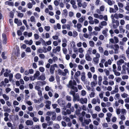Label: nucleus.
<instances>
[{"label": "nucleus", "mask_w": 129, "mask_h": 129, "mask_svg": "<svg viewBox=\"0 0 129 129\" xmlns=\"http://www.w3.org/2000/svg\"><path fill=\"white\" fill-rule=\"evenodd\" d=\"M85 117L88 119L84 118L83 117L80 116L79 118V120L81 123V125L84 126L86 125H88L89 123L91 122V120L90 119L91 117L90 115L89 114L86 113L85 114Z\"/></svg>", "instance_id": "nucleus-1"}, {"label": "nucleus", "mask_w": 129, "mask_h": 129, "mask_svg": "<svg viewBox=\"0 0 129 129\" xmlns=\"http://www.w3.org/2000/svg\"><path fill=\"white\" fill-rule=\"evenodd\" d=\"M77 84L76 81L73 80H70L69 83V84L67 85V86L69 88H71L72 89H73L76 92H77L78 90L77 88L75 87L74 85H76Z\"/></svg>", "instance_id": "nucleus-2"}, {"label": "nucleus", "mask_w": 129, "mask_h": 129, "mask_svg": "<svg viewBox=\"0 0 129 129\" xmlns=\"http://www.w3.org/2000/svg\"><path fill=\"white\" fill-rule=\"evenodd\" d=\"M111 19L113 27L114 28H117L119 25V21L113 18L112 16L111 17Z\"/></svg>", "instance_id": "nucleus-3"}, {"label": "nucleus", "mask_w": 129, "mask_h": 129, "mask_svg": "<svg viewBox=\"0 0 129 129\" xmlns=\"http://www.w3.org/2000/svg\"><path fill=\"white\" fill-rule=\"evenodd\" d=\"M100 56V54L99 53L96 54L95 57H94L93 59V62L94 64H96L99 63Z\"/></svg>", "instance_id": "nucleus-4"}, {"label": "nucleus", "mask_w": 129, "mask_h": 129, "mask_svg": "<svg viewBox=\"0 0 129 129\" xmlns=\"http://www.w3.org/2000/svg\"><path fill=\"white\" fill-rule=\"evenodd\" d=\"M55 68H58V66L56 64H54L51 65L50 69V72L51 74H53L54 73V71L55 70Z\"/></svg>", "instance_id": "nucleus-5"}, {"label": "nucleus", "mask_w": 129, "mask_h": 129, "mask_svg": "<svg viewBox=\"0 0 129 129\" xmlns=\"http://www.w3.org/2000/svg\"><path fill=\"white\" fill-rule=\"evenodd\" d=\"M80 100V96L78 93H76L73 96V101L74 102L76 101H79Z\"/></svg>", "instance_id": "nucleus-6"}, {"label": "nucleus", "mask_w": 129, "mask_h": 129, "mask_svg": "<svg viewBox=\"0 0 129 129\" xmlns=\"http://www.w3.org/2000/svg\"><path fill=\"white\" fill-rule=\"evenodd\" d=\"M87 98H81L80 99V102L82 104H86L87 102Z\"/></svg>", "instance_id": "nucleus-7"}, {"label": "nucleus", "mask_w": 129, "mask_h": 129, "mask_svg": "<svg viewBox=\"0 0 129 129\" xmlns=\"http://www.w3.org/2000/svg\"><path fill=\"white\" fill-rule=\"evenodd\" d=\"M82 27V25L79 23H78L76 25H74V27L75 28H76L80 32L81 31V28Z\"/></svg>", "instance_id": "nucleus-8"}, {"label": "nucleus", "mask_w": 129, "mask_h": 129, "mask_svg": "<svg viewBox=\"0 0 129 129\" xmlns=\"http://www.w3.org/2000/svg\"><path fill=\"white\" fill-rule=\"evenodd\" d=\"M61 49V47L60 46H57L55 48L53 49L52 52L54 53H56L57 52H59Z\"/></svg>", "instance_id": "nucleus-9"}, {"label": "nucleus", "mask_w": 129, "mask_h": 129, "mask_svg": "<svg viewBox=\"0 0 129 129\" xmlns=\"http://www.w3.org/2000/svg\"><path fill=\"white\" fill-rule=\"evenodd\" d=\"M94 17L96 18H99L102 19L103 18V16L102 15H99L96 13H94L93 14Z\"/></svg>", "instance_id": "nucleus-10"}, {"label": "nucleus", "mask_w": 129, "mask_h": 129, "mask_svg": "<svg viewBox=\"0 0 129 129\" xmlns=\"http://www.w3.org/2000/svg\"><path fill=\"white\" fill-rule=\"evenodd\" d=\"M14 22L17 24L18 26L21 25H22L21 21L20 20H18L17 19L15 18V19Z\"/></svg>", "instance_id": "nucleus-11"}, {"label": "nucleus", "mask_w": 129, "mask_h": 129, "mask_svg": "<svg viewBox=\"0 0 129 129\" xmlns=\"http://www.w3.org/2000/svg\"><path fill=\"white\" fill-rule=\"evenodd\" d=\"M25 123L27 125H32L33 124V121L30 120H27L25 122Z\"/></svg>", "instance_id": "nucleus-12"}, {"label": "nucleus", "mask_w": 129, "mask_h": 129, "mask_svg": "<svg viewBox=\"0 0 129 129\" xmlns=\"http://www.w3.org/2000/svg\"><path fill=\"white\" fill-rule=\"evenodd\" d=\"M71 44V46H72V45H73V46L72 47L73 48V49H74V52H76L77 51V48L75 47L76 45L75 44V43L74 42H72Z\"/></svg>", "instance_id": "nucleus-13"}, {"label": "nucleus", "mask_w": 129, "mask_h": 129, "mask_svg": "<svg viewBox=\"0 0 129 129\" xmlns=\"http://www.w3.org/2000/svg\"><path fill=\"white\" fill-rule=\"evenodd\" d=\"M54 28L55 30H57V29H60L61 28V25L59 23H58L56 25H55L54 26Z\"/></svg>", "instance_id": "nucleus-14"}, {"label": "nucleus", "mask_w": 129, "mask_h": 129, "mask_svg": "<svg viewBox=\"0 0 129 129\" xmlns=\"http://www.w3.org/2000/svg\"><path fill=\"white\" fill-rule=\"evenodd\" d=\"M100 24H99V26L101 28H103V26H106L107 24V23L105 21H103L101 22Z\"/></svg>", "instance_id": "nucleus-15"}, {"label": "nucleus", "mask_w": 129, "mask_h": 129, "mask_svg": "<svg viewBox=\"0 0 129 129\" xmlns=\"http://www.w3.org/2000/svg\"><path fill=\"white\" fill-rule=\"evenodd\" d=\"M88 19L89 20V23L91 24H94L93 18L91 16H89L88 17Z\"/></svg>", "instance_id": "nucleus-16"}, {"label": "nucleus", "mask_w": 129, "mask_h": 129, "mask_svg": "<svg viewBox=\"0 0 129 129\" xmlns=\"http://www.w3.org/2000/svg\"><path fill=\"white\" fill-rule=\"evenodd\" d=\"M78 6L79 7H81L82 6V0H76Z\"/></svg>", "instance_id": "nucleus-17"}, {"label": "nucleus", "mask_w": 129, "mask_h": 129, "mask_svg": "<svg viewBox=\"0 0 129 129\" xmlns=\"http://www.w3.org/2000/svg\"><path fill=\"white\" fill-rule=\"evenodd\" d=\"M2 36L3 38V43L4 44H6L7 40L6 35L4 34H3Z\"/></svg>", "instance_id": "nucleus-18"}, {"label": "nucleus", "mask_w": 129, "mask_h": 129, "mask_svg": "<svg viewBox=\"0 0 129 129\" xmlns=\"http://www.w3.org/2000/svg\"><path fill=\"white\" fill-rule=\"evenodd\" d=\"M85 59L88 61H91L92 58L88 54H87L85 55Z\"/></svg>", "instance_id": "nucleus-19"}, {"label": "nucleus", "mask_w": 129, "mask_h": 129, "mask_svg": "<svg viewBox=\"0 0 129 129\" xmlns=\"http://www.w3.org/2000/svg\"><path fill=\"white\" fill-rule=\"evenodd\" d=\"M24 42L26 44L29 45H31L33 43V41L31 40H30L29 41L25 40Z\"/></svg>", "instance_id": "nucleus-20"}, {"label": "nucleus", "mask_w": 129, "mask_h": 129, "mask_svg": "<svg viewBox=\"0 0 129 129\" xmlns=\"http://www.w3.org/2000/svg\"><path fill=\"white\" fill-rule=\"evenodd\" d=\"M124 63V60L122 59H121L119 60L118 61H117V63L118 65L120 66L121 65L122 63Z\"/></svg>", "instance_id": "nucleus-21"}, {"label": "nucleus", "mask_w": 129, "mask_h": 129, "mask_svg": "<svg viewBox=\"0 0 129 129\" xmlns=\"http://www.w3.org/2000/svg\"><path fill=\"white\" fill-rule=\"evenodd\" d=\"M11 71L8 69H6V71L4 73V75L5 77H7L10 74Z\"/></svg>", "instance_id": "nucleus-22"}, {"label": "nucleus", "mask_w": 129, "mask_h": 129, "mask_svg": "<svg viewBox=\"0 0 129 129\" xmlns=\"http://www.w3.org/2000/svg\"><path fill=\"white\" fill-rule=\"evenodd\" d=\"M88 108L89 109V110L88 109H87L88 112L91 113L92 112V111L90 109L92 108V106L91 104H88Z\"/></svg>", "instance_id": "nucleus-23"}, {"label": "nucleus", "mask_w": 129, "mask_h": 129, "mask_svg": "<svg viewBox=\"0 0 129 129\" xmlns=\"http://www.w3.org/2000/svg\"><path fill=\"white\" fill-rule=\"evenodd\" d=\"M3 108L4 109V111L5 112H7L9 113L11 111V110L8 107H6L5 106H3Z\"/></svg>", "instance_id": "nucleus-24"}, {"label": "nucleus", "mask_w": 129, "mask_h": 129, "mask_svg": "<svg viewBox=\"0 0 129 129\" xmlns=\"http://www.w3.org/2000/svg\"><path fill=\"white\" fill-rule=\"evenodd\" d=\"M18 9L19 10H21V12H25L26 11V8H22V7L21 6H19L18 8Z\"/></svg>", "instance_id": "nucleus-25"}, {"label": "nucleus", "mask_w": 129, "mask_h": 129, "mask_svg": "<svg viewBox=\"0 0 129 129\" xmlns=\"http://www.w3.org/2000/svg\"><path fill=\"white\" fill-rule=\"evenodd\" d=\"M38 52H39L40 53H42L43 52L44 53H46L47 52V51L46 50V48H44V50H43L41 48L39 49L38 50Z\"/></svg>", "instance_id": "nucleus-26"}, {"label": "nucleus", "mask_w": 129, "mask_h": 129, "mask_svg": "<svg viewBox=\"0 0 129 129\" xmlns=\"http://www.w3.org/2000/svg\"><path fill=\"white\" fill-rule=\"evenodd\" d=\"M95 92L92 91L89 94V95L90 98H93L95 96Z\"/></svg>", "instance_id": "nucleus-27"}, {"label": "nucleus", "mask_w": 129, "mask_h": 129, "mask_svg": "<svg viewBox=\"0 0 129 129\" xmlns=\"http://www.w3.org/2000/svg\"><path fill=\"white\" fill-rule=\"evenodd\" d=\"M40 74V73L38 71H37L36 72L35 74L34 75V78H37Z\"/></svg>", "instance_id": "nucleus-28"}, {"label": "nucleus", "mask_w": 129, "mask_h": 129, "mask_svg": "<svg viewBox=\"0 0 129 129\" xmlns=\"http://www.w3.org/2000/svg\"><path fill=\"white\" fill-rule=\"evenodd\" d=\"M112 16L113 18H115L116 19H118L119 18L118 17V14L117 13H115L114 14V15L113 14H112L111 16V17Z\"/></svg>", "instance_id": "nucleus-29"}, {"label": "nucleus", "mask_w": 129, "mask_h": 129, "mask_svg": "<svg viewBox=\"0 0 129 129\" xmlns=\"http://www.w3.org/2000/svg\"><path fill=\"white\" fill-rule=\"evenodd\" d=\"M46 78L44 75H42L38 79L42 80H44Z\"/></svg>", "instance_id": "nucleus-30"}, {"label": "nucleus", "mask_w": 129, "mask_h": 129, "mask_svg": "<svg viewBox=\"0 0 129 129\" xmlns=\"http://www.w3.org/2000/svg\"><path fill=\"white\" fill-rule=\"evenodd\" d=\"M120 96L119 94L117 93L114 96V99L115 100H117L119 99Z\"/></svg>", "instance_id": "nucleus-31"}, {"label": "nucleus", "mask_w": 129, "mask_h": 129, "mask_svg": "<svg viewBox=\"0 0 129 129\" xmlns=\"http://www.w3.org/2000/svg\"><path fill=\"white\" fill-rule=\"evenodd\" d=\"M115 79L116 80V82L118 83L121 82L122 80L121 78L120 77L115 78Z\"/></svg>", "instance_id": "nucleus-32"}, {"label": "nucleus", "mask_w": 129, "mask_h": 129, "mask_svg": "<svg viewBox=\"0 0 129 129\" xmlns=\"http://www.w3.org/2000/svg\"><path fill=\"white\" fill-rule=\"evenodd\" d=\"M85 17H82L79 18V19L78 20L79 22L82 23L83 22V21L85 20Z\"/></svg>", "instance_id": "nucleus-33"}, {"label": "nucleus", "mask_w": 129, "mask_h": 129, "mask_svg": "<svg viewBox=\"0 0 129 129\" xmlns=\"http://www.w3.org/2000/svg\"><path fill=\"white\" fill-rule=\"evenodd\" d=\"M86 94V92L85 90H82L81 91V95L82 96H85Z\"/></svg>", "instance_id": "nucleus-34"}, {"label": "nucleus", "mask_w": 129, "mask_h": 129, "mask_svg": "<svg viewBox=\"0 0 129 129\" xmlns=\"http://www.w3.org/2000/svg\"><path fill=\"white\" fill-rule=\"evenodd\" d=\"M15 77L17 79H19L21 77V75L19 73L15 75Z\"/></svg>", "instance_id": "nucleus-35"}, {"label": "nucleus", "mask_w": 129, "mask_h": 129, "mask_svg": "<svg viewBox=\"0 0 129 129\" xmlns=\"http://www.w3.org/2000/svg\"><path fill=\"white\" fill-rule=\"evenodd\" d=\"M94 109L95 111L97 112H100L101 110V108L99 106H96L94 108Z\"/></svg>", "instance_id": "nucleus-36"}, {"label": "nucleus", "mask_w": 129, "mask_h": 129, "mask_svg": "<svg viewBox=\"0 0 129 129\" xmlns=\"http://www.w3.org/2000/svg\"><path fill=\"white\" fill-rule=\"evenodd\" d=\"M56 114L55 112L53 113L52 114V116L51 117V119L53 120H55L56 118Z\"/></svg>", "instance_id": "nucleus-37"}, {"label": "nucleus", "mask_w": 129, "mask_h": 129, "mask_svg": "<svg viewBox=\"0 0 129 129\" xmlns=\"http://www.w3.org/2000/svg\"><path fill=\"white\" fill-rule=\"evenodd\" d=\"M5 3L6 5H8L10 6H13L14 5V3L12 2L7 1L5 2Z\"/></svg>", "instance_id": "nucleus-38"}, {"label": "nucleus", "mask_w": 129, "mask_h": 129, "mask_svg": "<svg viewBox=\"0 0 129 129\" xmlns=\"http://www.w3.org/2000/svg\"><path fill=\"white\" fill-rule=\"evenodd\" d=\"M78 51L80 53H83L84 52V50L82 48L80 47L78 48Z\"/></svg>", "instance_id": "nucleus-39"}, {"label": "nucleus", "mask_w": 129, "mask_h": 129, "mask_svg": "<svg viewBox=\"0 0 129 129\" xmlns=\"http://www.w3.org/2000/svg\"><path fill=\"white\" fill-rule=\"evenodd\" d=\"M122 97L123 98H127L128 96V95L125 93H124L121 95Z\"/></svg>", "instance_id": "nucleus-40"}, {"label": "nucleus", "mask_w": 129, "mask_h": 129, "mask_svg": "<svg viewBox=\"0 0 129 129\" xmlns=\"http://www.w3.org/2000/svg\"><path fill=\"white\" fill-rule=\"evenodd\" d=\"M113 38L115 44L118 43L119 42V40L118 38L116 36H114V37Z\"/></svg>", "instance_id": "nucleus-41"}, {"label": "nucleus", "mask_w": 129, "mask_h": 129, "mask_svg": "<svg viewBox=\"0 0 129 129\" xmlns=\"http://www.w3.org/2000/svg\"><path fill=\"white\" fill-rule=\"evenodd\" d=\"M30 21L31 22H36V20L34 17L33 16H31L30 18Z\"/></svg>", "instance_id": "nucleus-42"}, {"label": "nucleus", "mask_w": 129, "mask_h": 129, "mask_svg": "<svg viewBox=\"0 0 129 129\" xmlns=\"http://www.w3.org/2000/svg\"><path fill=\"white\" fill-rule=\"evenodd\" d=\"M3 96L5 100H8L9 99V96L6 95L5 94H4L3 95Z\"/></svg>", "instance_id": "nucleus-43"}, {"label": "nucleus", "mask_w": 129, "mask_h": 129, "mask_svg": "<svg viewBox=\"0 0 129 129\" xmlns=\"http://www.w3.org/2000/svg\"><path fill=\"white\" fill-rule=\"evenodd\" d=\"M89 44L90 46L92 47H94V43L92 41H90L89 42Z\"/></svg>", "instance_id": "nucleus-44"}, {"label": "nucleus", "mask_w": 129, "mask_h": 129, "mask_svg": "<svg viewBox=\"0 0 129 129\" xmlns=\"http://www.w3.org/2000/svg\"><path fill=\"white\" fill-rule=\"evenodd\" d=\"M113 72L114 73V74L116 76H119L121 75L120 72H117L116 71H113Z\"/></svg>", "instance_id": "nucleus-45"}, {"label": "nucleus", "mask_w": 129, "mask_h": 129, "mask_svg": "<svg viewBox=\"0 0 129 129\" xmlns=\"http://www.w3.org/2000/svg\"><path fill=\"white\" fill-rule=\"evenodd\" d=\"M27 6L29 9H31L33 7V4L31 3H29L27 4Z\"/></svg>", "instance_id": "nucleus-46"}, {"label": "nucleus", "mask_w": 129, "mask_h": 129, "mask_svg": "<svg viewBox=\"0 0 129 129\" xmlns=\"http://www.w3.org/2000/svg\"><path fill=\"white\" fill-rule=\"evenodd\" d=\"M119 28L121 32L123 33H124L125 31V30L123 29V27L122 26H120L119 27Z\"/></svg>", "instance_id": "nucleus-47"}, {"label": "nucleus", "mask_w": 129, "mask_h": 129, "mask_svg": "<svg viewBox=\"0 0 129 129\" xmlns=\"http://www.w3.org/2000/svg\"><path fill=\"white\" fill-rule=\"evenodd\" d=\"M45 90L46 91H49L51 90V88L50 87L48 86H46L45 87Z\"/></svg>", "instance_id": "nucleus-48"}, {"label": "nucleus", "mask_w": 129, "mask_h": 129, "mask_svg": "<svg viewBox=\"0 0 129 129\" xmlns=\"http://www.w3.org/2000/svg\"><path fill=\"white\" fill-rule=\"evenodd\" d=\"M55 79L54 77L52 76H51L49 79V80L50 82H53Z\"/></svg>", "instance_id": "nucleus-49"}, {"label": "nucleus", "mask_w": 129, "mask_h": 129, "mask_svg": "<svg viewBox=\"0 0 129 129\" xmlns=\"http://www.w3.org/2000/svg\"><path fill=\"white\" fill-rule=\"evenodd\" d=\"M99 50L101 53H103L104 52V49L102 47H99Z\"/></svg>", "instance_id": "nucleus-50"}, {"label": "nucleus", "mask_w": 129, "mask_h": 129, "mask_svg": "<svg viewBox=\"0 0 129 129\" xmlns=\"http://www.w3.org/2000/svg\"><path fill=\"white\" fill-rule=\"evenodd\" d=\"M104 71L106 75V76H108L109 75L110 72L109 70H107V69H105L104 70Z\"/></svg>", "instance_id": "nucleus-51"}, {"label": "nucleus", "mask_w": 129, "mask_h": 129, "mask_svg": "<svg viewBox=\"0 0 129 129\" xmlns=\"http://www.w3.org/2000/svg\"><path fill=\"white\" fill-rule=\"evenodd\" d=\"M101 28L100 26H95L94 28V30L96 31H100Z\"/></svg>", "instance_id": "nucleus-52"}, {"label": "nucleus", "mask_w": 129, "mask_h": 129, "mask_svg": "<svg viewBox=\"0 0 129 129\" xmlns=\"http://www.w3.org/2000/svg\"><path fill=\"white\" fill-rule=\"evenodd\" d=\"M91 103L93 104H95L97 103V100L95 98L93 99L91 101Z\"/></svg>", "instance_id": "nucleus-53"}, {"label": "nucleus", "mask_w": 129, "mask_h": 129, "mask_svg": "<svg viewBox=\"0 0 129 129\" xmlns=\"http://www.w3.org/2000/svg\"><path fill=\"white\" fill-rule=\"evenodd\" d=\"M62 50L63 53L65 54H66L67 53L68 50L67 49L65 48H62Z\"/></svg>", "instance_id": "nucleus-54"}, {"label": "nucleus", "mask_w": 129, "mask_h": 129, "mask_svg": "<svg viewBox=\"0 0 129 129\" xmlns=\"http://www.w3.org/2000/svg\"><path fill=\"white\" fill-rule=\"evenodd\" d=\"M34 36L35 39L36 40H38L39 39L40 37V36L39 35L37 34H34Z\"/></svg>", "instance_id": "nucleus-55"}, {"label": "nucleus", "mask_w": 129, "mask_h": 129, "mask_svg": "<svg viewBox=\"0 0 129 129\" xmlns=\"http://www.w3.org/2000/svg\"><path fill=\"white\" fill-rule=\"evenodd\" d=\"M71 89V90L70 91V94L73 95V96L75 94V92H76L73 89Z\"/></svg>", "instance_id": "nucleus-56"}, {"label": "nucleus", "mask_w": 129, "mask_h": 129, "mask_svg": "<svg viewBox=\"0 0 129 129\" xmlns=\"http://www.w3.org/2000/svg\"><path fill=\"white\" fill-rule=\"evenodd\" d=\"M125 9L127 11H129V2L127 3Z\"/></svg>", "instance_id": "nucleus-57"}, {"label": "nucleus", "mask_w": 129, "mask_h": 129, "mask_svg": "<svg viewBox=\"0 0 129 129\" xmlns=\"http://www.w3.org/2000/svg\"><path fill=\"white\" fill-rule=\"evenodd\" d=\"M50 27L49 26H45L44 27V29L47 31H49L50 29Z\"/></svg>", "instance_id": "nucleus-58"}, {"label": "nucleus", "mask_w": 129, "mask_h": 129, "mask_svg": "<svg viewBox=\"0 0 129 129\" xmlns=\"http://www.w3.org/2000/svg\"><path fill=\"white\" fill-rule=\"evenodd\" d=\"M53 127L57 129L59 128L60 127L59 124H55L53 125Z\"/></svg>", "instance_id": "nucleus-59"}, {"label": "nucleus", "mask_w": 129, "mask_h": 129, "mask_svg": "<svg viewBox=\"0 0 129 129\" xmlns=\"http://www.w3.org/2000/svg\"><path fill=\"white\" fill-rule=\"evenodd\" d=\"M105 87L107 89V90L109 91H111L112 89V87L110 86H109L107 87L105 86Z\"/></svg>", "instance_id": "nucleus-60"}, {"label": "nucleus", "mask_w": 129, "mask_h": 129, "mask_svg": "<svg viewBox=\"0 0 129 129\" xmlns=\"http://www.w3.org/2000/svg\"><path fill=\"white\" fill-rule=\"evenodd\" d=\"M117 4L119 8H122L123 7V4L120 2H118Z\"/></svg>", "instance_id": "nucleus-61"}, {"label": "nucleus", "mask_w": 129, "mask_h": 129, "mask_svg": "<svg viewBox=\"0 0 129 129\" xmlns=\"http://www.w3.org/2000/svg\"><path fill=\"white\" fill-rule=\"evenodd\" d=\"M119 89L121 92H123L125 90V89L124 87L122 86H120L119 88Z\"/></svg>", "instance_id": "nucleus-62"}, {"label": "nucleus", "mask_w": 129, "mask_h": 129, "mask_svg": "<svg viewBox=\"0 0 129 129\" xmlns=\"http://www.w3.org/2000/svg\"><path fill=\"white\" fill-rule=\"evenodd\" d=\"M91 115L93 119H95L97 117V114L96 113L92 114Z\"/></svg>", "instance_id": "nucleus-63"}, {"label": "nucleus", "mask_w": 129, "mask_h": 129, "mask_svg": "<svg viewBox=\"0 0 129 129\" xmlns=\"http://www.w3.org/2000/svg\"><path fill=\"white\" fill-rule=\"evenodd\" d=\"M112 127L114 129H117L118 127L117 125L116 124H113Z\"/></svg>", "instance_id": "nucleus-64"}]
</instances>
